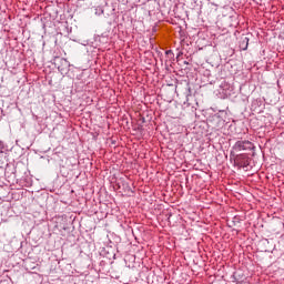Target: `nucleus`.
Segmentation results:
<instances>
[{
    "label": "nucleus",
    "instance_id": "obj_1",
    "mask_svg": "<svg viewBox=\"0 0 284 284\" xmlns=\"http://www.w3.org/2000/svg\"><path fill=\"white\" fill-rule=\"evenodd\" d=\"M233 150H235V152H245L247 150H254V144L247 140L237 141L234 144Z\"/></svg>",
    "mask_w": 284,
    "mask_h": 284
},
{
    "label": "nucleus",
    "instance_id": "obj_2",
    "mask_svg": "<svg viewBox=\"0 0 284 284\" xmlns=\"http://www.w3.org/2000/svg\"><path fill=\"white\" fill-rule=\"evenodd\" d=\"M243 50H247V42H246L245 47L243 48Z\"/></svg>",
    "mask_w": 284,
    "mask_h": 284
},
{
    "label": "nucleus",
    "instance_id": "obj_3",
    "mask_svg": "<svg viewBox=\"0 0 284 284\" xmlns=\"http://www.w3.org/2000/svg\"><path fill=\"white\" fill-rule=\"evenodd\" d=\"M166 54H170V51H166Z\"/></svg>",
    "mask_w": 284,
    "mask_h": 284
}]
</instances>
